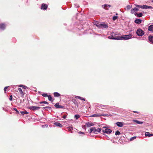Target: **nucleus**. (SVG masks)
Here are the masks:
<instances>
[{
	"label": "nucleus",
	"instance_id": "1",
	"mask_svg": "<svg viewBox=\"0 0 153 153\" xmlns=\"http://www.w3.org/2000/svg\"><path fill=\"white\" fill-rule=\"evenodd\" d=\"M101 131V128L96 129L95 127H93L91 128L90 130H88V131L90 133L93 132L97 134L98 132H100Z\"/></svg>",
	"mask_w": 153,
	"mask_h": 153
},
{
	"label": "nucleus",
	"instance_id": "2",
	"mask_svg": "<svg viewBox=\"0 0 153 153\" xmlns=\"http://www.w3.org/2000/svg\"><path fill=\"white\" fill-rule=\"evenodd\" d=\"M132 38V35L131 34H129L128 35H124L120 37H117V40H127Z\"/></svg>",
	"mask_w": 153,
	"mask_h": 153
},
{
	"label": "nucleus",
	"instance_id": "3",
	"mask_svg": "<svg viewBox=\"0 0 153 153\" xmlns=\"http://www.w3.org/2000/svg\"><path fill=\"white\" fill-rule=\"evenodd\" d=\"M96 26L100 28H107L108 27L107 25L105 24V23H103L101 24H95Z\"/></svg>",
	"mask_w": 153,
	"mask_h": 153
},
{
	"label": "nucleus",
	"instance_id": "4",
	"mask_svg": "<svg viewBox=\"0 0 153 153\" xmlns=\"http://www.w3.org/2000/svg\"><path fill=\"white\" fill-rule=\"evenodd\" d=\"M136 33L138 36H142L144 35V33L143 30L139 28L137 30Z\"/></svg>",
	"mask_w": 153,
	"mask_h": 153
},
{
	"label": "nucleus",
	"instance_id": "5",
	"mask_svg": "<svg viewBox=\"0 0 153 153\" xmlns=\"http://www.w3.org/2000/svg\"><path fill=\"white\" fill-rule=\"evenodd\" d=\"M136 6L138 7H140L143 9H147L148 8L152 9L153 7L152 6H148L146 5H143V6L137 5Z\"/></svg>",
	"mask_w": 153,
	"mask_h": 153
},
{
	"label": "nucleus",
	"instance_id": "6",
	"mask_svg": "<svg viewBox=\"0 0 153 153\" xmlns=\"http://www.w3.org/2000/svg\"><path fill=\"white\" fill-rule=\"evenodd\" d=\"M102 131L104 133L110 134L112 132V131L109 128H105V130H103Z\"/></svg>",
	"mask_w": 153,
	"mask_h": 153
},
{
	"label": "nucleus",
	"instance_id": "7",
	"mask_svg": "<svg viewBox=\"0 0 153 153\" xmlns=\"http://www.w3.org/2000/svg\"><path fill=\"white\" fill-rule=\"evenodd\" d=\"M40 108V107L36 106H32L29 107L30 109L33 111L38 110Z\"/></svg>",
	"mask_w": 153,
	"mask_h": 153
},
{
	"label": "nucleus",
	"instance_id": "8",
	"mask_svg": "<svg viewBox=\"0 0 153 153\" xmlns=\"http://www.w3.org/2000/svg\"><path fill=\"white\" fill-rule=\"evenodd\" d=\"M48 7V5L45 4H42L41 7V9L43 10H46Z\"/></svg>",
	"mask_w": 153,
	"mask_h": 153
},
{
	"label": "nucleus",
	"instance_id": "9",
	"mask_svg": "<svg viewBox=\"0 0 153 153\" xmlns=\"http://www.w3.org/2000/svg\"><path fill=\"white\" fill-rule=\"evenodd\" d=\"M54 106L57 108H63V106L61 105H59V103H56V104L54 105Z\"/></svg>",
	"mask_w": 153,
	"mask_h": 153
},
{
	"label": "nucleus",
	"instance_id": "10",
	"mask_svg": "<svg viewBox=\"0 0 153 153\" xmlns=\"http://www.w3.org/2000/svg\"><path fill=\"white\" fill-rule=\"evenodd\" d=\"M139 10V9L138 8L136 7L133 9H132L131 10V13H134L136 11H137Z\"/></svg>",
	"mask_w": 153,
	"mask_h": 153
},
{
	"label": "nucleus",
	"instance_id": "11",
	"mask_svg": "<svg viewBox=\"0 0 153 153\" xmlns=\"http://www.w3.org/2000/svg\"><path fill=\"white\" fill-rule=\"evenodd\" d=\"M6 27L5 25L4 24H0V29L2 30H4Z\"/></svg>",
	"mask_w": 153,
	"mask_h": 153
},
{
	"label": "nucleus",
	"instance_id": "12",
	"mask_svg": "<svg viewBox=\"0 0 153 153\" xmlns=\"http://www.w3.org/2000/svg\"><path fill=\"white\" fill-rule=\"evenodd\" d=\"M116 124L117 126L120 127H122L123 126L122 123L121 122H118Z\"/></svg>",
	"mask_w": 153,
	"mask_h": 153
},
{
	"label": "nucleus",
	"instance_id": "13",
	"mask_svg": "<svg viewBox=\"0 0 153 153\" xmlns=\"http://www.w3.org/2000/svg\"><path fill=\"white\" fill-rule=\"evenodd\" d=\"M86 125L87 127H89L92 126H94V124L92 123L88 122L86 123Z\"/></svg>",
	"mask_w": 153,
	"mask_h": 153
},
{
	"label": "nucleus",
	"instance_id": "14",
	"mask_svg": "<svg viewBox=\"0 0 153 153\" xmlns=\"http://www.w3.org/2000/svg\"><path fill=\"white\" fill-rule=\"evenodd\" d=\"M145 135L146 136L150 137L153 136V134H150L149 132H146L145 133Z\"/></svg>",
	"mask_w": 153,
	"mask_h": 153
},
{
	"label": "nucleus",
	"instance_id": "15",
	"mask_svg": "<svg viewBox=\"0 0 153 153\" xmlns=\"http://www.w3.org/2000/svg\"><path fill=\"white\" fill-rule=\"evenodd\" d=\"M54 125L57 126H59L60 127H62V125L60 123L58 122H56L54 123Z\"/></svg>",
	"mask_w": 153,
	"mask_h": 153
},
{
	"label": "nucleus",
	"instance_id": "16",
	"mask_svg": "<svg viewBox=\"0 0 153 153\" xmlns=\"http://www.w3.org/2000/svg\"><path fill=\"white\" fill-rule=\"evenodd\" d=\"M148 30L149 31L153 32V25H151L149 26Z\"/></svg>",
	"mask_w": 153,
	"mask_h": 153
},
{
	"label": "nucleus",
	"instance_id": "17",
	"mask_svg": "<svg viewBox=\"0 0 153 153\" xmlns=\"http://www.w3.org/2000/svg\"><path fill=\"white\" fill-rule=\"evenodd\" d=\"M149 41L152 43H153V36H149Z\"/></svg>",
	"mask_w": 153,
	"mask_h": 153
},
{
	"label": "nucleus",
	"instance_id": "18",
	"mask_svg": "<svg viewBox=\"0 0 153 153\" xmlns=\"http://www.w3.org/2000/svg\"><path fill=\"white\" fill-rule=\"evenodd\" d=\"M142 20L140 19H136L134 21L137 24H140Z\"/></svg>",
	"mask_w": 153,
	"mask_h": 153
},
{
	"label": "nucleus",
	"instance_id": "19",
	"mask_svg": "<svg viewBox=\"0 0 153 153\" xmlns=\"http://www.w3.org/2000/svg\"><path fill=\"white\" fill-rule=\"evenodd\" d=\"M133 122H135L138 124H142L143 123L142 122L139 121L137 120H133Z\"/></svg>",
	"mask_w": 153,
	"mask_h": 153
},
{
	"label": "nucleus",
	"instance_id": "20",
	"mask_svg": "<svg viewBox=\"0 0 153 153\" xmlns=\"http://www.w3.org/2000/svg\"><path fill=\"white\" fill-rule=\"evenodd\" d=\"M18 90L20 92V93L22 95V96L23 97L24 96V93L22 91V89L21 88H18Z\"/></svg>",
	"mask_w": 153,
	"mask_h": 153
},
{
	"label": "nucleus",
	"instance_id": "21",
	"mask_svg": "<svg viewBox=\"0 0 153 153\" xmlns=\"http://www.w3.org/2000/svg\"><path fill=\"white\" fill-rule=\"evenodd\" d=\"M53 95L55 97H59L60 96V94L58 92H54Z\"/></svg>",
	"mask_w": 153,
	"mask_h": 153
},
{
	"label": "nucleus",
	"instance_id": "22",
	"mask_svg": "<svg viewBox=\"0 0 153 153\" xmlns=\"http://www.w3.org/2000/svg\"><path fill=\"white\" fill-rule=\"evenodd\" d=\"M117 37L114 38V37L113 36H108V38L109 39H117Z\"/></svg>",
	"mask_w": 153,
	"mask_h": 153
},
{
	"label": "nucleus",
	"instance_id": "23",
	"mask_svg": "<svg viewBox=\"0 0 153 153\" xmlns=\"http://www.w3.org/2000/svg\"><path fill=\"white\" fill-rule=\"evenodd\" d=\"M75 98L79 99L81 100H84V101L85 100V99L84 98L81 97H79V96H76V97H75Z\"/></svg>",
	"mask_w": 153,
	"mask_h": 153
},
{
	"label": "nucleus",
	"instance_id": "24",
	"mask_svg": "<svg viewBox=\"0 0 153 153\" xmlns=\"http://www.w3.org/2000/svg\"><path fill=\"white\" fill-rule=\"evenodd\" d=\"M48 97L49 100L51 101H53V100H52V98L51 96L49 95Z\"/></svg>",
	"mask_w": 153,
	"mask_h": 153
},
{
	"label": "nucleus",
	"instance_id": "25",
	"mask_svg": "<svg viewBox=\"0 0 153 153\" xmlns=\"http://www.w3.org/2000/svg\"><path fill=\"white\" fill-rule=\"evenodd\" d=\"M18 86L19 87H22L23 88H24V89H25L27 88V87L26 86H25V85H18Z\"/></svg>",
	"mask_w": 153,
	"mask_h": 153
},
{
	"label": "nucleus",
	"instance_id": "26",
	"mask_svg": "<svg viewBox=\"0 0 153 153\" xmlns=\"http://www.w3.org/2000/svg\"><path fill=\"white\" fill-rule=\"evenodd\" d=\"M137 16L138 17H141L143 16V14L142 13H139L136 14ZM136 15V14H135Z\"/></svg>",
	"mask_w": 153,
	"mask_h": 153
},
{
	"label": "nucleus",
	"instance_id": "27",
	"mask_svg": "<svg viewBox=\"0 0 153 153\" xmlns=\"http://www.w3.org/2000/svg\"><path fill=\"white\" fill-rule=\"evenodd\" d=\"M101 115H98L97 114H94L93 115H92L90 117H100Z\"/></svg>",
	"mask_w": 153,
	"mask_h": 153
},
{
	"label": "nucleus",
	"instance_id": "28",
	"mask_svg": "<svg viewBox=\"0 0 153 153\" xmlns=\"http://www.w3.org/2000/svg\"><path fill=\"white\" fill-rule=\"evenodd\" d=\"M21 114H22L24 115L27 114H28V113L26 111H21Z\"/></svg>",
	"mask_w": 153,
	"mask_h": 153
},
{
	"label": "nucleus",
	"instance_id": "29",
	"mask_svg": "<svg viewBox=\"0 0 153 153\" xmlns=\"http://www.w3.org/2000/svg\"><path fill=\"white\" fill-rule=\"evenodd\" d=\"M105 6H107L108 7H111V6L110 5L106 4H105L104 5H102V7L104 8H105Z\"/></svg>",
	"mask_w": 153,
	"mask_h": 153
},
{
	"label": "nucleus",
	"instance_id": "30",
	"mask_svg": "<svg viewBox=\"0 0 153 153\" xmlns=\"http://www.w3.org/2000/svg\"><path fill=\"white\" fill-rule=\"evenodd\" d=\"M80 117V116L79 115H76L74 116V117L76 120H77Z\"/></svg>",
	"mask_w": 153,
	"mask_h": 153
},
{
	"label": "nucleus",
	"instance_id": "31",
	"mask_svg": "<svg viewBox=\"0 0 153 153\" xmlns=\"http://www.w3.org/2000/svg\"><path fill=\"white\" fill-rule=\"evenodd\" d=\"M120 132L119 131H117L115 132V135H120Z\"/></svg>",
	"mask_w": 153,
	"mask_h": 153
},
{
	"label": "nucleus",
	"instance_id": "32",
	"mask_svg": "<svg viewBox=\"0 0 153 153\" xmlns=\"http://www.w3.org/2000/svg\"><path fill=\"white\" fill-rule=\"evenodd\" d=\"M118 17L117 16H114L113 17V20L114 21L116 20L117 18Z\"/></svg>",
	"mask_w": 153,
	"mask_h": 153
},
{
	"label": "nucleus",
	"instance_id": "33",
	"mask_svg": "<svg viewBox=\"0 0 153 153\" xmlns=\"http://www.w3.org/2000/svg\"><path fill=\"white\" fill-rule=\"evenodd\" d=\"M42 95L44 97H48V96L46 93H44L42 94Z\"/></svg>",
	"mask_w": 153,
	"mask_h": 153
},
{
	"label": "nucleus",
	"instance_id": "34",
	"mask_svg": "<svg viewBox=\"0 0 153 153\" xmlns=\"http://www.w3.org/2000/svg\"><path fill=\"white\" fill-rule=\"evenodd\" d=\"M131 8V5H128L127 7V8L128 10H129Z\"/></svg>",
	"mask_w": 153,
	"mask_h": 153
},
{
	"label": "nucleus",
	"instance_id": "35",
	"mask_svg": "<svg viewBox=\"0 0 153 153\" xmlns=\"http://www.w3.org/2000/svg\"><path fill=\"white\" fill-rule=\"evenodd\" d=\"M136 138V137H131L130 139V141H132L133 140L135 139Z\"/></svg>",
	"mask_w": 153,
	"mask_h": 153
},
{
	"label": "nucleus",
	"instance_id": "36",
	"mask_svg": "<svg viewBox=\"0 0 153 153\" xmlns=\"http://www.w3.org/2000/svg\"><path fill=\"white\" fill-rule=\"evenodd\" d=\"M68 129L70 131H71L72 130L73 128L72 127H69L68 128Z\"/></svg>",
	"mask_w": 153,
	"mask_h": 153
},
{
	"label": "nucleus",
	"instance_id": "37",
	"mask_svg": "<svg viewBox=\"0 0 153 153\" xmlns=\"http://www.w3.org/2000/svg\"><path fill=\"white\" fill-rule=\"evenodd\" d=\"M40 104L44 103V104H48V102H46V101H44V102H40Z\"/></svg>",
	"mask_w": 153,
	"mask_h": 153
},
{
	"label": "nucleus",
	"instance_id": "38",
	"mask_svg": "<svg viewBox=\"0 0 153 153\" xmlns=\"http://www.w3.org/2000/svg\"><path fill=\"white\" fill-rule=\"evenodd\" d=\"M13 110L15 111H16L17 112V114H19V111L17 110V109L16 108H14Z\"/></svg>",
	"mask_w": 153,
	"mask_h": 153
},
{
	"label": "nucleus",
	"instance_id": "39",
	"mask_svg": "<svg viewBox=\"0 0 153 153\" xmlns=\"http://www.w3.org/2000/svg\"><path fill=\"white\" fill-rule=\"evenodd\" d=\"M8 87L7 86L5 87L4 89V92H6V91Z\"/></svg>",
	"mask_w": 153,
	"mask_h": 153
},
{
	"label": "nucleus",
	"instance_id": "40",
	"mask_svg": "<svg viewBox=\"0 0 153 153\" xmlns=\"http://www.w3.org/2000/svg\"><path fill=\"white\" fill-rule=\"evenodd\" d=\"M12 95H11L10 97V98H9V100L10 101H11L12 100Z\"/></svg>",
	"mask_w": 153,
	"mask_h": 153
},
{
	"label": "nucleus",
	"instance_id": "41",
	"mask_svg": "<svg viewBox=\"0 0 153 153\" xmlns=\"http://www.w3.org/2000/svg\"><path fill=\"white\" fill-rule=\"evenodd\" d=\"M62 117L64 119H65L67 117V116L64 115Z\"/></svg>",
	"mask_w": 153,
	"mask_h": 153
},
{
	"label": "nucleus",
	"instance_id": "42",
	"mask_svg": "<svg viewBox=\"0 0 153 153\" xmlns=\"http://www.w3.org/2000/svg\"><path fill=\"white\" fill-rule=\"evenodd\" d=\"M102 115L103 116H108V114H103V115Z\"/></svg>",
	"mask_w": 153,
	"mask_h": 153
},
{
	"label": "nucleus",
	"instance_id": "43",
	"mask_svg": "<svg viewBox=\"0 0 153 153\" xmlns=\"http://www.w3.org/2000/svg\"><path fill=\"white\" fill-rule=\"evenodd\" d=\"M79 133L80 134H84V133L83 132L80 131L79 132Z\"/></svg>",
	"mask_w": 153,
	"mask_h": 153
},
{
	"label": "nucleus",
	"instance_id": "44",
	"mask_svg": "<svg viewBox=\"0 0 153 153\" xmlns=\"http://www.w3.org/2000/svg\"><path fill=\"white\" fill-rule=\"evenodd\" d=\"M107 7H108L107 6H105V8H104L105 9H106V10H108V9H107Z\"/></svg>",
	"mask_w": 153,
	"mask_h": 153
},
{
	"label": "nucleus",
	"instance_id": "45",
	"mask_svg": "<svg viewBox=\"0 0 153 153\" xmlns=\"http://www.w3.org/2000/svg\"><path fill=\"white\" fill-rule=\"evenodd\" d=\"M45 108H51V107H46Z\"/></svg>",
	"mask_w": 153,
	"mask_h": 153
},
{
	"label": "nucleus",
	"instance_id": "46",
	"mask_svg": "<svg viewBox=\"0 0 153 153\" xmlns=\"http://www.w3.org/2000/svg\"><path fill=\"white\" fill-rule=\"evenodd\" d=\"M76 7H79V6L78 5H76Z\"/></svg>",
	"mask_w": 153,
	"mask_h": 153
},
{
	"label": "nucleus",
	"instance_id": "47",
	"mask_svg": "<svg viewBox=\"0 0 153 153\" xmlns=\"http://www.w3.org/2000/svg\"><path fill=\"white\" fill-rule=\"evenodd\" d=\"M134 112L136 113H138L137 112V111H134Z\"/></svg>",
	"mask_w": 153,
	"mask_h": 153
},
{
	"label": "nucleus",
	"instance_id": "48",
	"mask_svg": "<svg viewBox=\"0 0 153 153\" xmlns=\"http://www.w3.org/2000/svg\"><path fill=\"white\" fill-rule=\"evenodd\" d=\"M116 15H117V13H116Z\"/></svg>",
	"mask_w": 153,
	"mask_h": 153
},
{
	"label": "nucleus",
	"instance_id": "49",
	"mask_svg": "<svg viewBox=\"0 0 153 153\" xmlns=\"http://www.w3.org/2000/svg\"><path fill=\"white\" fill-rule=\"evenodd\" d=\"M42 126V127H43L44 126Z\"/></svg>",
	"mask_w": 153,
	"mask_h": 153
},
{
	"label": "nucleus",
	"instance_id": "50",
	"mask_svg": "<svg viewBox=\"0 0 153 153\" xmlns=\"http://www.w3.org/2000/svg\"><path fill=\"white\" fill-rule=\"evenodd\" d=\"M152 2H153V1H152Z\"/></svg>",
	"mask_w": 153,
	"mask_h": 153
}]
</instances>
